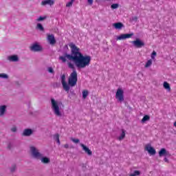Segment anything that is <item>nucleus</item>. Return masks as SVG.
<instances>
[{
    "label": "nucleus",
    "instance_id": "obj_1",
    "mask_svg": "<svg viewBox=\"0 0 176 176\" xmlns=\"http://www.w3.org/2000/svg\"><path fill=\"white\" fill-rule=\"evenodd\" d=\"M69 46L71 49V54L65 52L63 56H60L59 60H61L62 63H67V59L69 61H73L78 69H82L90 65L91 56H83V54L80 52V48L73 43H70Z\"/></svg>",
    "mask_w": 176,
    "mask_h": 176
},
{
    "label": "nucleus",
    "instance_id": "obj_2",
    "mask_svg": "<svg viewBox=\"0 0 176 176\" xmlns=\"http://www.w3.org/2000/svg\"><path fill=\"white\" fill-rule=\"evenodd\" d=\"M67 65L69 68L74 69L68 78V83L65 82V74L62 75L60 79L63 89L68 93L71 87L76 86V83L78 82V72L75 70V65L72 63L67 61Z\"/></svg>",
    "mask_w": 176,
    "mask_h": 176
},
{
    "label": "nucleus",
    "instance_id": "obj_3",
    "mask_svg": "<svg viewBox=\"0 0 176 176\" xmlns=\"http://www.w3.org/2000/svg\"><path fill=\"white\" fill-rule=\"evenodd\" d=\"M51 108L56 116H63V114L61 113V108H60V102L53 98H51Z\"/></svg>",
    "mask_w": 176,
    "mask_h": 176
},
{
    "label": "nucleus",
    "instance_id": "obj_4",
    "mask_svg": "<svg viewBox=\"0 0 176 176\" xmlns=\"http://www.w3.org/2000/svg\"><path fill=\"white\" fill-rule=\"evenodd\" d=\"M30 152L32 153V156L34 159L40 160L41 157H43V155L39 152V150L35 148V146H31L30 147Z\"/></svg>",
    "mask_w": 176,
    "mask_h": 176
},
{
    "label": "nucleus",
    "instance_id": "obj_5",
    "mask_svg": "<svg viewBox=\"0 0 176 176\" xmlns=\"http://www.w3.org/2000/svg\"><path fill=\"white\" fill-rule=\"evenodd\" d=\"M123 94H124V92L122 90V89H117V92L116 94V100L120 101V102L124 101V96Z\"/></svg>",
    "mask_w": 176,
    "mask_h": 176
},
{
    "label": "nucleus",
    "instance_id": "obj_6",
    "mask_svg": "<svg viewBox=\"0 0 176 176\" xmlns=\"http://www.w3.org/2000/svg\"><path fill=\"white\" fill-rule=\"evenodd\" d=\"M131 43L138 49H140V47H144V46H145V43L140 38H136L135 41H131Z\"/></svg>",
    "mask_w": 176,
    "mask_h": 176
},
{
    "label": "nucleus",
    "instance_id": "obj_7",
    "mask_svg": "<svg viewBox=\"0 0 176 176\" xmlns=\"http://www.w3.org/2000/svg\"><path fill=\"white\" fill-rule=\"evenodd\" d=\"M134 36V33L130 34H122L121 35L117 36L116 41H123L124 39H128L129 38H131V36Z\"/></svg>",
    "mask_w": 176,
    "mask_h": 176
},
{
    "label": "nucleus",
    "instance_id": "obj_8",
    "mask_svg": "<svg viewBox=\"0 0 176 176\" xmlns=\"http://www.w3.org/2000/svg\"><path fill=\"white\" fill-rule=\"evenodd\" d=\"M31 52H42V47L38 43L32 44L30 47Z\"/></svg>",
    "mask_w": 176,
    "mask_h": 176
},
{
    "label": "nucleus",
    "instance_id": "obj_9",
    "mask_svg": "<svg viewBox=\"0 0 176 176\" xmlns=\"http://www.w3.org/2000/svg\"><path fill=\"white\" fill-rule=\"evenodd\" d=\"M34 134V130L31 129H25L22 133V137H31Z\"/></svg>",
    "mask_w": 176,
    "mask_h": 176
},
{
    "label": "nucleus",
    "instance_id": "obj_10",
    "mask_svg": "<svg viewBox=\"0 0 176 176\" xmlns=\"http://www.w3.org/2000/svg\"><path fill=\"white\" fill-rule=\"evenodd\" d=\"M47 41L50 45H56V38H54V34H47Z\"/></svg>",
    "mask_w": 176,
    "mask_h": 176
},
{
    "label": "nucleus",
    "instance_id": "obj_11",
    "mask_svg": "<svg viewBox=\"0 0 176 176\" xmlns=\"http://www.w3.org/2000/svg\"><path fill=\"white\" fill-rule=\"evenodd\" d=\"M159 156L160 157H163V156H171V154L166 148H162L159 151Z\"/></svg>",
    "mask_w": 176,
    "mask_h": 176
},
{
    "label": "nucleus",
    "instance_id": "obj_12",
    "mask_svg": "<svg viewBox=\"0 0 176 176\" xmlns=\"http://www.w3.org/2000/svg\"><path fill=\"white\" fill-rule=\"evenodd\" d=\"M145 150L149 153V155H152L153 156L156 155V150L153 148L151 145H147L145 147Z\"/></svg>",
    "mask_w": 176,
    "mask_h": 176
},
{
    "label": "nucleus",
    "instance_id": "obj_13",
    "mask_svg": "<svg viewBox=\"0 0 176 176\" xmlns=\"http://www.w3.org/2000/svg\"><path fill=\"white\" fill-rule=\"evenodd\" d=\"M46 5L53 6L54 5V0H43L41 1V6H46Z\"/></svg>",
    "mask_w": 176,
    "mask_h": 176
},
{
    "label": "nucleus",
    "instance_id": "obj_14",
    "mask_svg": "<svg viewBox=\"0 0 176 176\" xmlns=\"http://www.w3.org/2000/svg\"><path fill=\"white\" fill-rule=\"evenodd\" d=\"M7 60L11 63H17L19 61V56L17 55H12L7 57Z\"/></svg>",
    "mask_w": 176,
    "mask_h": 176
},
{
    "label": "nucleus",
    "instance_id": "obj_15",
    "mask_svg": "<svg viewBox=\"0 0 176 176\" xmlns=\"http://www.w3.org/2000/svg\"><path fill=\"white\" fill-rule=\"evenodd\" d=\"M80 146L82 147V149L85 151V153H87L89 156H91L93 155V152L90 148H89L87 146H85L83 144H80Z\"/></svg>",
    "mask_w": 176,
    "mask_h": 176
},
{
    "label": "nucleus",
    "instance_id": "obj_16",
    "mask_svg": "<svg viewBox=\"0 0 176 176\" xmlns=\"http://www.w3.org/2000/svg\"><path fill=\"white\" fill-rule=\"evenodd\" d=\"M113 27L116 28V30H122L124 27V25L123 23L118 22V23H115L113 24Z\"/></svg>",
    "mask_w": 176,
    "mask_h": 176
},
{
    "label": "nucleus",
    "instance_id": "obj_17",
    "mask_svg": "<svg viewBox=\"0 0 176 176\" xmlns=\"http://www.w3.org/2000/svg\"><path fill=\"white\" fill-rule=\"evenodd\" d=\"M40 160H41V163H43V164H49L50 163V159L47 157H41Z\"/></svg>",
    "mask_w": 176,
    "mask_h": 176
},
{
    "label": "nucleus",
    "instance_id": "obj_18",
    "mask_svg": "<svg viewBox=\"0 0 176 176\" xmlns=\"http://www.w3.org/2000/svg\"><path fill=\"white\" fill-rule=\"evenodd\" d=\"M6 105L0 106V116H3L5 115V112H6Z\"/></svg>",
    "mask_w": 176,
    "mask_h": 176
},
{
    "label": "nucleus",
    "instance_id": "obj_19",
    "mask_svg": "<svg viewBox=\"0 0 176 176\" xmlns=\"http://www.w3.org/2000/svg\"><path fill=\"white\" fill-rule=\"evenodd\" d=\"M36 30H38V31H41V32H45V28H43L41 23H37Z\"/></svg>",
    "mask_w": 176,
    "mask_h": 176
},
{
    "label": "nucleus",
    "instance_id": "obj_20",
    "mask_svg": "<svg viewBox=\"0 0 176 176\" xmlns=\"http://www.w3.org/2000/svg\"><path fill=\"white\" fill-rule=\"evenodd\" d=\"M124 137H126V131L124 129H122V133L120 137H118L119 141H122V140H124Z\"/></svg>",
    "mask_w": 176,
    "mask_h": 176
},
{
    "label": "nucleus",
    "instance_id": "obj_21",
    "mask_svg": "<svg viewBox=\"0 0 176 176\" xmlns=\"http://www.w3.org/2000/svg\"><path fill=\"white\" fill-rule=\"evenodd\" d=\"M164 87L166 89V90H168V91H170L171 87H170V84H168L167 82H164Z\"/></svg>",
    "mask_w": 176,
    "mask_h": 176
},
{
    "label": "nucleus",
    "instance_id": "obj_22",
    "mask_svg": "<svg viewBox=\"0 0 176 176\" xmlns=\"http://www.w3.org/2000/svg\"><path fill=\"white\" fill-rule=\"evenodd\" d=\"M54 140H55V141L57 142L58 145H60V135H58V133H56L54 135Z\"/></svg>",
    "mask_w": 176,
    "mask_h": 176
},
{
    "label": "nucleus",
    "instance_id": "obj_23",
    "mask_svg": "<svg viewBox=\"0 0 176 176\" xmlns=\"http://www.w3.org/2000/svg\"><path fill=\"white\" fill-rule=\"evenodd\" d=\"M10 170L11 173H14L16 171V170H17V165H16V164H13L10 166Z\"/></svg>",
    "mask_w": 176,
    "mask_h": 176
},
{
    "label": "nucleus",
    "instance_id": "obj_24",
    "mask_svg": "<svg viewBox=\"0 0 176 176\" xmlns=\"http://www.w3.org/2000/svg\"><path fill=\"white\" fill-rule=\"evenodd\" d=\"M87 96H89V91L83 90L82 91V98L84 100H86V98H87Z\"/></svg>",
    "mask_w": 176,
    "mask_h": 176
},
{
    "label": "nucleus",
    "instance_id": "obj_25",
    "mask_svg": "<svg viewBox=\"0 0 176 176\" xmlns=\"http://www.w3.org/2000/svg\"><path fill=\"white\" fill-rule=\"evenodd\" d=\"M149 119H151V117H149V116L146 115L143 117L141 122H142V123H145V122H148V120H149Z\"/></svg>",
    "mask_w": 176,
    "mask_h": 176
},
{
    "label": "nucleus",
    "instance_id": "obj_26",
    "mask_svg": "<svg viewBox=\"0 0 176 176\" xmlns=\"http://www.w3.org/2000/svg\"><path fill=\"white\" fill-rule=\"evenodd\" d=\"M0 78L1 79H9V76L5 73L0 74Z\"/></svg>",
    "mask_w": 176,
    "mask_h": 176
},
{
    "label": "nucleus",
    "instance_id": "obj_27",
    "mask_svg": "<svg viewBox=\"0 0 176 176\" xmlns=\"http://www.w3.org/2000/svg\"><path fill=\"white\" fill-rule=\"evenodd\" d=\"M140 175H141V172H140V170H135L133 173L130 174V176H137Z\"/></svg>",
    "mask_w": 176,
    "mask_h": 176
},
{
    "label": "nucleus",
    "instance_id": "obj_28",
    "mask_svg": "<svg viewBox=\"0 0 176 176\" xmlns=\"http://www.w3.org/2000/svg\"><path fill=\"white\" fill-rule=\"evenodd\" d=\"M10 130L12 133H17V126L13 125Z\"/></svg>",
    "mask_w": 176,
    "mask_h": 176
},
{
    "label": "nucleus",
    "instance_id": "obj_29",
    "mask_svg": "<svg viewBox=\"0 0 176 176\" xmlns=\"http://www.w3.org/2000/svg\"><path fill=\"white\" fill-rule=\"evenodd\" d=\"M151 65H152V60H148L146 65H145V68H149V67H151Z\"/></svg>",
    "mask_w": 176,
    "mask_h": 176
},
{
    "label": "nucleus",
    "instance_id": "obj_30",
    "mask_svg": "<svg viewBox=\"0 0 176 176\" xmlns=\"http://www.w3.org/2000/svg\"><path fill=\"white\" fill-rule=\"evenodd\" d=\"M71 141H72V142H74V144H79V142H80V140H79V139H75L74 138H71Z\"/></svg>",
    "mask_w": 176,
    "mask_h": 176
},
{
    "label": "nucleus",
    "instance_id": "obj_31",
    "mask_svg": "<svg viewBox=\"0 0 176 176\" xmlns=\"http://www.w3.org/2000/svg\"><path fill=\"white\" fill-rule=\"evenodd\" d=\"M46 20V16H39L37 19L36 21H43Z\"/></svg>",
    "mask_w": 176,
    "mask_h": 176
},
{
    "label": "nucleus",
    "instance_id": "obj_32",
    "mask_svg": "<svg viewBox=\"0 0 176 176\" xmlns=\"http://www.w3.org/2000/svg\"><path fill=\"white\" fill-rule=\"evenodd\" d=\"M72 3H74V1L71 0L66 4V8H71V6H72Z\"/></svg>",
    "mask_w": 176,
    "mask_h": 176
},
{
    "label": "nucleus",
    "instance_id": "obj_33",
    "mask_svg": "<svg viewBox=\"0 0 176 176\" xmlns=\"http://www.w3.org/2000/svg\"><path fill=\"white\" fill-rule=\"evenodd\" d=\"M111 9H118L119 8V4L118 3H113L111 6Z\"/></svg>",
    "mask_w": 176,
    "mask_h": 176
},
{
    "label": "nucleus",
    "instance_id": "obj_34",
    "mask_svg": "<svg viewBox=\"0 0 176 176\" xmlns=\"http://www.w3.org/2000/svg\"><path fill=\"white\" fill-rule=\"evenodd\" d=\"M47 71L50 74H54V69H53V67H49Z\"/></svg>",
    "mask_w": 176,
    "mask_h": 176
},
{
    "label": "nucleus",
    "instance_id": "obj_35",
    "mask_svg": "<svg viewBox=\"0 0 176 176\" xmlns=\"http://www.w3.org/2000/svg\"><path fill=\"white\" fill-rule=\"evenodd\" d=\"M138 20V17L137 16H133L131 19V21H135L137 22V21Z\"/></svg>",
    "mask_w": 176,
    "mask_h": 176
},
{
    "label": "nucleus",
    "instance_id": "obj_36",
    "mask_svg": "<svg viewBox=\"0 0 176 176\" xmlns=\"http://www.w3.org/2000/svg\"><path fill=\"white\" fill-rule=\"evenodd\" d=\"M155 56H156V52L155 51H153L151 54L152 60H155Z\"/></svg>",
    "mask_w": 176,
    "mask_h": 176
},
{
    "label": "nucleus",
    "instance_id": "obj_37",
    "mask_svg": "<svg viewBox=\"0 0 176 176\" xmlns=\"http://www.w3.org/2000/svg\"><path fill=\"white\" fill-rule=\"evenodd\" d=\"M89 5H93V0H87Z\"/></svg>",
    "mask_w": 176,
    "mask_h": 176
},
{
    "label": "nucleus",
    "instance_id": "obj_38",
    "mask_svg": "<svg viewBox=\"0 0 176 176\" xmlns=\"http://www.w3.org/2000/svg\"><path fill=\"white\" fill-rule=\"evenodd\" d=\"M64 148H65L66 149H68V148H69V145H68V144H66L64 145Z\"/></svg>",
    "mask_w": 176,
    "mask_h": 176
},
{
    "label": "nucleus",
    "instance_id": "obj_39",
    "mask_svg": "<svg viewBox=\"0 0 176 176\" xmlns=\"http://www.w3.org/2000/svg\"><path fill=\"white\" fill-rule=\"evenodd\" d=\"M8 148V149H12V144L9 143Z\"/></svg>",
    "mask_w": 176,
    "mask_h": 176
},
{
    "label": "nucleus",
    "instance_id": "obj_40",
    "mask_svg": "<svg viewBox=\"0 0 176 176\" xmlns=\"http://www.w3.org/2000/svg\"><path fill=\"white\" fill-rule=\"evenodd\" d=\"M164 160L166 162V163H168V159H167V157H165Z\"/></svg>",
    "mask_w": 176,
    "mask_h": 176
},
{
    "label": "nucleus",
    "instance_id": "obj_41",
    "mask_svg": "<svg viewBox=\"0 0 176 176\" xmlns=\"http://www.w3.org/2000/svg\"><path fill=\"white\" fill-rule=\"evenodd\" d=\"M173 126L176 127V121L173 123Z\"/></svg>",
    "mask_w": 176,
    "mask_h": 176
}]
</instances>
